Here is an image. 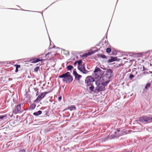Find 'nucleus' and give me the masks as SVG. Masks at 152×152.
I'll return each mask as SVG.
<instances>
[{"label":"nucleus","instance_id":"c9c22d12","mask_svg":"<svg viewBox=\"0 0 152 152\" xmlns=\"http://www.w3.org/2000/svg\"><path fill=\"white\" fill-rule=\"evenodd\" d=\"M64 51H65V54H69V52H68V51H66V50H64Z\"/></svg>","mask_w":152,"mask_h":152},{"label":"nucleus","instance_id":"4468645a","mask_svg":"<svg viewBox=\"0 0 152 152\" xmlns=\"http://www.w3.org/2000/svg\"><path fill=\"white\" fill-rule=\"evenodd\" d=\"M68 109L70 110V111L75 110L76 109V107L75 105H72L69 106Z\"/></svg>","mask_w":152,"mask_h":152},{"label":"nucleus","instance_id":"412c9836","mask_svg":"<svg viewBox=\"0 0 152 152\" xmlns=\"http://www.w3.org/2000/svg\"><path fill=\"white\" fill-rule=\"evenodd\" d=\"M97 55L98 56L100 57L103 58H107L106 56L104 54H98Z\"/></svg>","mask_w":152,"mask_h":152},{"label":"nucleus","instance_id":"2eb2a0df","mask_svg":"<svg viewBox=\"0 0 152 152\" xmlns=\"http://www.w3.org/2000/svg\"><path fill=\"white\" fill-rule=\"evenodd\" d=\"M7 114L0 115V121H1L3 119H7Z\"/></svg>","mask_w":152,"mask_h":152},{"label":"nucleus","instance_id":"423d86ee","mask_svg":"<svg viewBox=\"0 0 152 152\" xmlns=\"http://www.w3.org/2000/svg\"><path fill=\"white\" fill-rule=\"evenodd\" d=\"M105 90V87L103 86V85L101 84L98 86H96L95 88L94 91V93H97L100 91H103Z\"/></svg>","mask_w":152,"mask_h":152},{"label":"nucleus","instance_id":"6e6552de","mask_svg":"<svg viewBox=\"0 0 152 152\" xmlns=\"http://www.w3.org/2000/svg\"><path fill=\"white\" fill-rule=\"evenodd\" d=\"M21 109V104H20L17 105L15 108V109L14 111L15 114H17L19 113Z\"/></svg>","mask_w":152,"mask_h":152},{"label":"nucleus","instance_id":"cd10ccee","mask_svg":"<svg viewBox=\"0 0 152 152\" xmlns=\"http://www.w3.org/2000/svg\"><path fill=\"white\" fill-rule=\"evenodd\" d=\"M95 84L97 86H98L99 85H100L101 84V83H100L99 81H95Z\"/></svg>","mask_w":152,"mask_h":152},{"label":"nucleus","instance_id":"f3484780","mask_svg":"<svg viewBox=\"0 0 152 152\" xmlns=\"http://www.w3.org/2000/svg\"><path fill=\"white\" fill-rule=\"evenodd\" d=\"M89 90L91 91V92H93L94 93V87L93 86V84L91 85L90 87L89 88Z\"/></svg>","mask_w":152,"mask_h":152},{"label":"nucleus","instance_id":"bb28decb","mask_svg":"<svg viewBox=\"0 0 152 152\" xmlns=\"http://www.w3.org/2000/svg\"><path fill=\"white\" fill-rule=\"evenodd\" d=\"M39 69V66H37L34 69V71L36 72L38 71Z\"/></svg>","mask_w":152,"mask_h":152},{"label":"nucleus","instance_id":"a19ab883","mask_svg":"<svg viewBox=\"0 0 152 152\" xmlns=\"http://www.w3.org/2000/svg\"><path fill=\"white\" fill-rule=\"evenodd\" d=\"M18 71V69L16 68V69L15 70V72H17Z\"/></svg>","mask_w":152,"mask_h":152},{"label":"nucleus","instance_id":"f8f14e48","mask_svg":"<svg viewBox=\"0 0 152 152\" xmlns=\"http://www.w3.org/2000/svg\"><path fill=\"white\" fill-rule=\"evenodd\" d=\"M104 81H105V82H102L101 84H102V85H103V86H104L105 87V86H106L108 84L109 82H110V81L109 80H105Z\"/></svg>","mask_w":152,"mask_h":152},{"label":"nucleus","instance_id":"e433bc0d","mask_svg":"<svg viewBox=\"0 0 152 152\" xmlns=\"http://www.w3.org/2000/svg\"><path fill=\"white\" fill-rule=\"evenodd\" d=\"M137 56H140L142 55V54L141 53H137Z\"/></svg>","mask_w":152,"mask_h":152},{"label":"nucleus","instance_id":"a878e982","mask_svg":"<svg viewBox=\"0 0 152 152\" xmlns=\"http://www.w3.org/2000/svg\"><path fill=\"white\" fill-rule=\"evenodd\" d=\"M111 49L110 48H107L106 50V52L107 53H109L111 51Z\"/></svg>","mask_w":152,"mask_h":152},{"label":"nucleus","instance_id":"c756f323","mask_svg":"<svg viewBox=\"0 0 152 152\" xmlns=\"http://www.w3.org/2000/svg\"><path fill=\"white\" fill-rule=\"evenodd\" d=\"M149 73L152 74V71H149L148 72H143V74H148Z\"/></svg>","mask_w":152,"mask_h":152},{"label":"nucleus","instance_id":"393cba45","mask_svg":"<svg viewBox=\"0 0 152 152\" xmlns=\"http://www.w3.org/2000/svg\"><path fill=\"white\" fill-rule=\"evenodd\" d=\"M151 86V83H148L146 85L145 88L146 89H148L150 88Z\"/></svg>","mask_w":152,"mask_h":152},{"label":"nucleus","instance_id":"f03ea898","mask_svg":"<svg viewBox=\"0 0 152 152\" xmlns=\"http://www.w3.org/2000/svg\"><path fill=\"white\" fill-rule=\"evenodd\" d=\"M59 78H63L62 81L65 82L66 83H70L73 80L72 76H71L69 72H67L65 73L59 75Z\"/></svg>","mask_w":152,"mask_h":152},{"label":"nucleus","instance_id":"72a5a7b5","mask_svg":"<svg viewBox=\"0 0 152 152\" xmlns=\"http://www.w3.org/2000/svg\"><path fill=\"white\" fill-rule=\"evenodd\" d=\"M50 53H49H49H47L46 54H45V57H48L47 56H48L49 54H50Z\"/></svg>","mask_w":152,"mask_h":152},{"label":"nucleus","instance_id":"f257e3e1","mask_svg":"<svg viewBox=\"0 0 152 152\" xmlns=\"http://www.w3.org/2000/svg\"><path fill=\"white\" fill-rule=\"evenodd\" d=\"M124 131V130H121L120 128H118L116 130L115 129L114 131H112L111 132L106 138L108 140H110L114 139L118 136L124 135L126 133Z\"/></svg>","mask_w":152,"mask_h":152},{"label":"nucleus","instance_id":"c03bdc74","mask_svg":"<svg viewBox=\"0 0 152 152\" xmlns=\"http://www.w3.org/2000/svg\"><path fill=\"white\" fill-rule=\"evenodd\" d=\"M123 59H125V58H123Z\"/></svg>","mask_w":152,"mask_h":152},{"label":"nucleus","instance_id":"7c9ffc66","mask_svg":"<svg viewBox=\"0 0 152 152\" xmlns=\"http://www.w3.org/2000/svg\"><path fill=\"white\" fill-rule=\"evenodd\" d=\"M77 61L79 66L80 65V64H81L82 63V61L81 60H79Z\"/></svg>","mask_w":152,"mask_h":152},{"label":"nucleus","instance_id":"2f4dec72","mask_svg":"<svg viewBox=\"0 0 152 152\" xmlns=\"http://www.w3.org/2000/svg\"><path fill=\"white\" fill-rule=\"evenodd\" d=\"M15 66L16 67V68L18 69L19 68H20V65L18 64H16L15 65Z\"/></svg>","mask_w":152,"mask_h":152},{"label":"nucleus","instance_id":"ddd939ff","mask_svg":"<svg viewBox=\"0 0 152 152\" xmlns=\"http://www.w3.org/2000/svg\"><path fill=\"white\" fill-rule=\"evenodd\" d=\"M43 60L42 59H40L39 58H34L33 59V61L32 62L33 63H37L40 61H42Z\"/></svg>","mask_w":152,"mask_h":152},{"label":"nucleus","instance_id":"1a4fd4ad","mask_svg":"<svg viewBox=\"0 0 152 152\" xmlns=\"http://www.w3.org/2000/svg\"><path fill=\"white\" fill-rule=\"evenodd\" d=\"M94 81V79L90 76L87 77L85 80V82L93 83Z\"/></svg>","mask_w":152,"mask_h":152},{"label":"nucleus","instance_id":"58836bf2","mask_svg":"<svg viewBox=\"0 0 152 152\" xmlns=\"http://www.w3.org/2000/svg\"><path fill=\"white\" fill-rule=\"evenodd\" d=\"M147 69L145 68L144 66H143V71H145V70H147Z\"/></svg>","mask_w":152,"mask_h":152},{"label":"nucleus","instance_id":"a18cd8bd","mask_svg":"<svg viewBox=\"0 0 152 152\" xmlns=\"http://www.w3.org/2000/svg\"><path fill=\"white\" fill-rule=\"evenodd\" d=\"M137 72H136V74H137Z\"/></svg>","mask_w":152,"mask_h":152},{"label":"nucleus","instance_id":"37998d69","mask_svg":"<svg viewBox=\"0 0 152 152\" xmlns=\"http://www.w3.org/2000/svg\"><path fill=\"white\" fill-rule=\"evenodd\" d=\"M149 51H147V52H145V53H147Z\"/></svg>","mask_w":152,"mask_h":152},{"label":"nucleus","instance_id":"9b49d317","mask_svg":"<svg viewBox=\"0 0 152 152\" xmlns=\"http://www.w3.org/2000/svg\"><path fill=\"white\" fill-rule=\"evenodd\" d=\"M117 57H111V58L107 60V63H110L113 62L114 61H117Z\"/></svg>","mask_w":152,"mask_h":152},{"label":"nucleus","instance_id":"49530a36","mask_svg":"<svg viewBox=\"0 0 152 152\" xmlns=\"http://www.w3.org/2000/svg\"><path fill=\"white\" fill-rule=\"evenodd\" d=\"M11 9H12V8H11Z\"/></svg>","mask_w":152,"mask_h":152},{"label":"nucleus","instance_id":"9d476101","mask_svg":"<svg viewBox=\"0 0 152 152\" xmlns=\"http://www.w3.org/2000/svg\"><path fill=\"white\" fill-rule=\"evenodd\" d=\"M97 50H95L93 51H92L91 52L86 53L84 54L83 55V56L85 57H87L88 56H90L94 54L95 53L97 52Z\"/></svg>","mask_w":152,"mask_h":152},{"label":"nucleus","instance_id":"7ed1b4c3","mask_svg":"<svg viewBox=\"0 0 152 152\" xmlns=\"http://www.w3.org/2000/svg\"><path fill=\"white\" fill-rule=\"evenodd\" d=\"M113 71L111 69H108L106 71V73L102 77V80L103 81L109 80L112 76Z\"/></svg>","mask_w":152,"mask_h":152},{"label":"nucleus","instance_id":"b1692460","mask_svg":"<svg viewBox=\"0 0 152 152\" xmlns=\"http://www.w3.org/2000/svg\"><path fill=\"white\" fill-rule=\"evenodd\" d=\"M73 68V66L71 65H68L67 66V68L68 70H71Z\"/></svg>","mask_w":152,"mask_h":152},{"label":"nucleus","instance_id":"79ce46f5","mask_svg":"<svg viewBox=\"0 0 152 152\" xmlns=\"http://www.w3.org/2000/svg\"><path fill=\"white\" fill-rule=\"evenodd\" d=\"M23 10V11H29L28 10Z\"/></svg>","mask_w":152,"mask_h":152},{"label":"nucleus","instance_id":"dca6fc26","mask_svg":"<svg viewBox=\"0 0 152 152\" xmlns=\"http://www.w3.org/2000/svg\"><path fill=\"white\" fill-rule=\"evenodd\" d=\"M84 67V65H80L78 66V69L81 72H83V69Z\"/></svg>","mask_w":152,"mask_h":152},{"label":"nucleus","instance_id":"ea45409f","mask_svg":"<svg viewBox=\"0 0 152 152\" xmlns=\"http://www.w3.org/2000/svg\"><path fill=\"white\" fill-rule=\"evenodd\" d=\"M37 90H38V89H37ZM38 94V90L37 91V92L36 93V96H37Z\"/></svg>","mask_w":152,"mask_h":152},{"label":"nucleus","instance_id":"20e7f679","mask_svg":"<svg viewBox=\"0 0 152 152\" xmlns=\"http://www.w3.org/2000/svg\"><path fill=\"white\" fill-rule=\"evenodd\" d=\"M139 121L141 122L145 123L152 121V116H144L139 118Z\"/></svg>","mask_w":152,"mask_h":152},{"label":"nucleus","instance_id":"6ab92c4d","mask_svg":"<svg viewBox=\"0 0 152 152\" xmlns=\"http://www.w3.org/2000/svg\"><path fill=\"white\" fill-rule=\"evenodd\" d=\"M101 69L99 67L96 68L95 70L94 71V72L96 75V73H97L98 72L100 71Z\"/></svg>","mask_w":152,"mask_h":152},{"label":"nucleus","instance_id":"473e14b6","mask_svg":"<svg viewBox=\"0 0 152 152\" xmlns=\"http://www.w3.org/2000/svg\"><path fill=\"white\" fill-rule=\"evenodd\" d=\"M20 152H26L25 150V149H22L20 150Z\"/></svg>","mask_w":152,"mask_h":152},{"label":"nucleus","instance_id":"f704fd0d","mask_svg":"<svg viewBox=\"0 0 152 152\" xmlns=\"http://www.w3.org/2000/svg\"><path fill=\"white\" fill-rule=\"evenodd\" d=\"M61 99H62V97H61V96H60L58 98V100L59 101H60L61 100Z\"/></svg>","mask_w":152,"mask_h":152},{"label":"nucleus","instance_id":"c85d7f7f","mask_svg":"<svg viewBox=\"0 0 152 152\" xmlns=\"http://www.w3.org/2000/svg\"><path fill=\"white\" fill-rule=\"evenodd\" d=\"M134 77V75L132 74H130V75H129V78L130 79V80H132V78Z\"/></svg>","mask_w":152,"mask_h":152},{"label":"nucleus","instance_id":"5701e85b","mask_svg":"<svg viewBox=\"0 0 152 152\" xmlns=\"http://www.w3.org/2000/svg\"><path fill=\"white\" fill-rule=\"evenodd\" d=\"M85 83L86 84L87 86L88 87L91 86V85L93 84V83L89 82H85Z\"/></svg>","mask_w":152,"mask_h":152},{"label":"nucleus","instance_id":"aec40b11","mask_svg":"<svg viewBox=\"0 0 152 152\" xmlns=\"http://www.w3.org/2000/svg\"><path fill=\"white\" fill-rule=\"evenodd\" d=\"M36 106V105L35 104H33L31 105L30 106V109L31 110H33L34 109Z\"/></svg>","mask_w":152,"mask_h":152},{"label":"nucleus","instance_id":"4c0bfd02","mask_svg":"<svg viewBox=\"0 0 152 152\" xmlns=\"http://www.w3.org/2000/svg\"><path fill=\"white\" fill-rule=\"evenodd\" d=\"M77 63V61H75L74 63V66H76Z\"/></svg>","mask_w":152,"mask_h":152},{"label":"nucleus","instance_id":"4be33fe9","mask_svg":"<svg viewBox=\"0 0 152 152\" xmlns=\"http://www.w3.org/2000/svg\"><path fill=\"white\" fill-rule=\"evenodd\" d=\"M83 74H86L88 72V71L86 69L85 67H84L83 69V72H82Z\"/></svg>","mask_w":152,"mask_h":152},{"label":"nucleus","instance_id":"0eeeda50","mask_svg":"<svg viewBox=\"0 0 152 152\" xmlns=\"http://www.w3.org/2000/svg\"><path fill=\"white\" fill-rule=\"evenodd\" d=\"M73 74L75 77V79L77 80H79L82 77L81 75L78 74L75 70L73 71Z\"/></svg>","mask_w":152,"mask_h":152},{"label":"nucleus","instance_id":"39448f33","mask_svg":"<svg viewBox=\"0 0 152 152\" xmlns=\"http://www.w3.org/2000/svg\"><path fill=\"white\" fill-rule=\"evenodd\" d=\"M48 94L47 92H44L39 95L34 102L36 103L39 102L44 97L46 94Z\"/></svg>","mask_w":152,"mask_h":152},{"label":"nucleus","instance_id":"a211bd4d","mask_svg":"<svg viewBox=\"0 0 152 152\" xmlns=\"http://www.w3.org/2000/svg\"><path fill=\"white\" fill-rule=\"evenodd\" d=\"M42 113V111L41 110H39L37 112H34L33 113L34 115L35 116H38L39 115H40Z\"/></svg>","mask_w":152,"mask_h":152}]
</instances>
